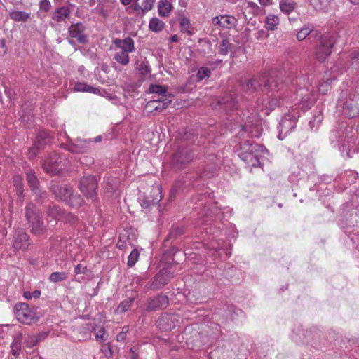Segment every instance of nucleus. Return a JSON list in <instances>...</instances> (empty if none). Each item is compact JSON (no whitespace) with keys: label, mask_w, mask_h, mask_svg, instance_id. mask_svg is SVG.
<instances>
[{"label":"nucleus","mask_w":359,"mask_h":359,"mask_svg":"<svg viewBox=\"0 0 359 359\" xmlns=\"http://www.w3.org/2000/svg\"><path fill=\"white\" fill-rule=\"evenodd\" d=\"M180 25L181 32L182 33H186L189 36H192L194 34V32L192 30L190 20L186 17H182L180 19Z\"/></svg>","instance_id":"e433bc0d"},{"label":"nucleus","mask_w":359,"mask_h":359,"mask_svg":"<svg viewBox=\"0 0 359 359\" xmlns=\"http://www.w3.org/2000/svg\"><path fill=\"white\" fill-rule=\"evenodd\" d=\"M155 0H143L142 1V12L150 11L154 3Z\"/></svg>","instance_id":"4d7b16f0"},{"label":"nucleus","mask_w":359,"mask_h":359,"mask_svg":"<svg viewBox=\"0 0 359 359\" xmlns=\"http://www.w3.org/2000/svg\"><path fill=\"white\" fill-rule=\"evenodd\" d=\"M342 108L344 115L349 118H353L359 115V87L355 90L353 97L347 100L343 106L337 104V108L340 110Z\"/></svg>","instance_id":"9d476101"},{"label":"nucleus","mask_w":359,"mask_h":359,"mask_svg":"<svg viewBox=\"0 0 359 359\" xmlns=\"http://www.w3.org/2000/svg\"><path fill=\"white\" fill-rule=\"evenodd\" d=\"M149 90L153 94L165 95L167 92V87L161 85H151Z\"/></svg>","instance_id":"de8ad7c7"},{"label":"nucleus","mask_w":359,"mask_h":359,"mask_svg":"<svg viewBox=\"0 0 359 359\" xmlns=\"http://www.w3.org/2000/svg\"><path fill=\"white\" fill-rule=\"evenodd\" d=\"M134 299L128 298L123 300L118 306L117 311L120 313H123L127 311L133 305Z\"/></svg>","instance_id":"37998d69"},{"label":"nucleus","mask_w":359,"mask_h":359,"mask_svg":"<svg viewBox=\"0 0 359 359\" xmlns=\"http://www.w3.org/2000/svg\"><path fill=\"white\" fill-rule=\"evenodd\" d=\"M30 16L29 13L22 11H13L9 13V17L15 22H26Z\"/></svg>","instance_id":"473e14b6"},{"label":"nucleus","mask_w":359,"mask_h":359,"mask_svg":"<svg viewBox=\"0 0 359 359\" xmlns=\"http://www.w3.org/2000/svg\"><path fill=\"white\" fill-rule=\"evenodd\" d=\"M46 214L49 222H50L51 220H55V222H57L64 217L65 213L59 206L53 205L47 209Z\"/></svg>","instance_id":"4be33fe9"},{"label":"nucleus","mask_w":359,"mask_h":359,"mask_svg":"<svg viewBox=\"0 0 359 359\" xmlns=\"http://www.w3.org/2000/svg\"><path fill=\"white\" fill-rule=\"evenodd\" d=\"M42 147H41L39 144L36 143L34 142L33 146L32 147H30L28 150V152H27V157L29 158V159H33L35 158V156H36V154H38L39 149L41 148Z\"/></svg>","instance_id":"3c124183"},{"label":"nucleus","mask_w":359,"mask_h":359,"mask_svg":"<svg viewBox=\"0 0 359 359\" xmlns=\"http://www.w3.org/2000/svg\"><path fill=\"white\" fill-rule=\"evenodd\" d=\"M105 329L103 327H101L98 329V330L95 332V337L97 341H104L106 339L104 338Z\"/></svg>","instance_id":"6e6d98bb"},{"label":"nucleus","mask_w":359,"mask_h":359,"mask_svg":"<svg viewBox=\"0 0 359 359\" xmlns=\"http://www.w3.org/2000/svg\"><path fill=\"white\" fill-rule=\"evenodd\" d=\"M171 100L165 98L163 100H151L147 103L149 107H151L154 109V111H161L163 109L168 107V106L170 104Z\"/></svg>","instance_id":"c756f323"},{"label":"nucleus","mask_w":359,"mask_h":359,"mask_svg":"<svg viewBox=\"0 0 359 359\" xmlns=\"http://www.w3.org/2000/svg\"><path fill=\"white\" fill-rule=\"evenodd\" d=\"M139 0H120L123 6L129 5L132 1L137 2Z\"/></svg>","instance_id":"69168bd1"},{"label":"nucleus","mask_w":359,"mask_h":359,"mask_svg":"<svg viewBox=\"0 0 359 359\" xmlns=\"http://www.w3.org/2000/svg\"><path fill=\"white\" fill-rule=\"evenodd\" d=\"M323 119L322 112L320 111H318L316 114L313 116V118L312 120H311L309 123V125L310 126V128L311 130H317L318 126H320V123L322 122Z\"/></svg>","instance_id":"a19ab883"},{"label":"nucleus","mask_w":359,"mask_h":359,"mask_svg":"<svg viewBox=\"0 0 359 359\" xmlns=\"http://www.w3.org/2000/svg\"><path fill=\"white\" fill-rule=\"evenodd\" d=\"M140 253L137 249H133L128 257L127 265L129 267L133 266L139 259Z\"/></svg>","instance_id":"c03bdc74"},{"label":"nucleus","mask_w":359,"mask_h":359,"mask_svg":"<svg viewBox=\"0 0 359 359\" xmlns=\"http://www.w3.org/2000/svg\"><path fill=\"white\" fill-rule=\"evenodd\" d=\"M138 70L140 72L141 74L143 76H146L150 73V67L147 62H142L140 64H137Z\"/></svg>","instance_id":"603ef678"},{"label":"nucleus","mask_w":359,"mask_h":359,"mask_svg":"<svg viewBox=\"0 0 359 359\" xmlns=\"http://www.w3.org/2000/svg\"><path fill=\"white\" fill-rule=\"evenodd\" d=\"M279 7L283 13L289 15L295 9L296 3L292 1L280 0L279 3Z\"/></svg>","instance_id":"c9c22d12"},{"label":"nucleus","mask_w":359,"mask_h":359,"mask_svg":"<svg viewBox=\"0 0 359 359\" xmlns=\"http://www.w3.org/2000/svg\"><path fill=\"white\" fill-rule=\"evenodd\" d=\"M14 313L17 320L24 324H31L37 320L36 313L32 311L27 304L18 303L14 306Z\"/></svg>","instance_id":"1a4fd4ad"},{"label":"nucleus","mask_w":359,"mask_h":359,"mask_svg":"<svg viewBox=\"0 0 359 359\" xmlns=\"http://www.w3.org/2000/svg\"><path fill=\"white\" fill-rule=\"evenodd\" d=\"M113 43L121 50L130 53L135 50V42L130 37L125 39H114Z\"/></svg>","instance_id":"f3484780"},{"label":"nucleus","mask_w":359,"mask_h":359,"mask_svg":"<svg viewBox=\"0 0 359 359\" xmlns=\"http://www.w3.org/2000/svg\"><path fill=\"white\" fill-rule=\"evenodd\" d=\"M193 158L194 155L189 148L179 147L173 154L172 164L175 168L182 169L189 164Z\"/></svg>","instance_id":"9b49d317"},{"label":"nucleus","mask_w":359,"mask_h":359,"mask_svg":"<svg viewBox=\"0 0 359 359\" xmlns=\"http://www.w3.org/2000/svg\"><path fill=\"white\" fill-rule=\"evenodd\" d=\"M309 5L316 11H326L332 0H308Z\"/></svg>","instance_id":"2f4dec72"},{"label":"nucleus","mask_w":359,"mask_h":359,"mask_svg":"<svg viewBox=\"0 0 359 359\" xmlns=\"http://www.w3.org/2000/svg\"><path fill=\"white\" fill-rule=\"evenodd\" d=\"M308 88L304 89V87H299L297 90V97H300V101L302 102V108L304 110L309 109L314 103V98L310 94H305V92H309Z\"/></svg>","instance_id":"a211bd4d"},{"label":"nucleus","mask_w":359,"mask_h":359,"mask_svg":"<svg viewBox=\"0 0 359 359\" xmlns=\"http://www.w3.org/2000/svg\"><path fill=\"white\" fill-rule=\"evenodd\" d=\"M262 133V127L260 123H255L250 126V129H248V133H250L251 136L255 137H259Z\"/></svg>","instance_id":"49530a36"},{"label":"nucleus","mask_w":359,"mask_h":359,"mask_svg":"<svg viewBox=\"0 0 359 359\" xmlns=\"http://www.w3.org/2000/svg\"><path fill=\"white\" fill-rule=\"evenodd\" d=\"M67 278V273L64 271L53 272L48 278V280L51 283H58L65 280Z\"/></svg>","instance_id":"ea45409f"},{"label":"nucleus","mask_w":359,"mask_h":359,"mask_svg":"<svg viewBox=\"0 0 359 359\" xmlns=\"http://www.w3.org/2000/svg\"><path fill=\"white\" fill-rule=\"evenodd\" d=\"M235 18L231 15H223L212 18V23L222 27L230 28L234 25Z\"/></svg>","instance_id":"412c9836"},{"label":"nucleus","mask_w":359,"mask_h":359,"mask_svg":"<svg viewBox=\"0 0 359 359\" xmlns=\"http://www.w3.org/2000/svg\"><path fill=\"white\" fill-rule=\"evenodd\" d=\"M349 67L355 69L359 68V51H353L346 56L344 54L342 55L332 68V73L339 72L341 74L347 71Z\"/></svg>","instance_id":"39448f33"},{"label":"nucleus","mask_w":359,"mask_h":359,"mask_svg":"<svg viewBox=\"0 0 359 359\" xmlns=\"http://www.w3.org/2000/svg\"><path fill=\"white\" fill-rule=\"evenodd\" d=\"M22 340V334L17 333L13 336V341L11 344V353L13 355L18 357L20 354L21 344Z\"/></svg>","instance_id":"bb28decb"},{"label":"nucleus","mask_w":359,"mask_h":359,"mask_svg":"<svg viewBox=\"0 0 359 359\" xmlns=\"http://www.w3.org/2000/svg\"><path fill=\"white\" fill-rule=\"evenodd\" d=\"M73 90L75 92L91 93L93 94H98L100 93L99 88L92 87L84 82H76Z\"/></svg>","instance_id":"c85d7f7f"},{"label":"nucleus","mask_w":359,"mask_h":359,"mask_svg":"<svg viewBox=\"0 0 359 359\" xmlns=\"http://www.w3.org/2000/svg\"><path fill=\"white\" fill-rule=\"evenodd\" d=\"M5 93L7 95V97H8V99L11 101L12 100V96L14 94L13 90L9 89V88H6L5 89Z\"/></svg>","instance_id":"e2e57ef3"},{"label":"nucleus","mask_w":359,"mask_h":359,"mask_svg":"<svg viewBox=\"0 0 359 359\" xmlns=\"http://www.w3.org/2000/svg\"><path fill=\"white\" fill-rule=\"evenodd\" d=\"M268 154V150L263 145L250 143L248 140V167H262Z\"/></svg>","instance_id":"20e7f679"},{"label":"nucleus","mask_w":359,"mask_h":359,"mask_svg":"<svg viewBox=\"0 0 359 359\" xmlns=\"http://www.w3.org/2000/svg\"><path fill=\"white\" fill-rule=\"evenodd\" d=\"M177 316L175 313H164L158 320V327L162 330H170L175 328L178 323Z\"/></svg>","instance_id":"4468645a"},{"label":"nucleus","mask_w":359,"mask_h":359,"mask_svg":"<svg viewBox=\"0 0 359 359\" xmlns=\"http://www.w3.org/2000/svg\"><path fill=\"white\" fill-rule=\"evenodd\" d=\"M41 295V291L36 290L34 292L26 291L23 294V297L27 299H31L32 298L38 299Z\"/></svg>","instance_id":"864d4df0"},{"label":"nucleus","mask_w":359,"mask_h":359,"mask_svg":"<svg viewBox=\"0 0 359 359\" xmlns=\"http://www.w3.org/2000/svg\"><path fill=\"white\" fill-rule=\"evenodd\" d=\"M25 173L27 177V181L30 188L33 191L37 193L39 190V180L36 176L34 171L29 168L25 171Z\"/></svg>","instance_id":"a878e982"},{"label":"nucleus","mask_w":359,"mask_h":359,"mask_svg":"<svg viewBox=\"0 0 359 359\" xmlns=\"http://www.w3.org/2000/svg\"><path fill=\"white\" fill-rule=\"evenodd\" d=\"M211 74V71L205 67H201L197 72V81H201L205 78H208Z\"/></svg>","instance_id":"a18cd8bd"},{"label":"nucleus","mask_w":359,"mask_h":359,"mask_svg":"<svg viewBox=\"0 0 359 359\" xmlns=\"http://www.w3.org/2000/svg\"><path fill=\"white\" fill-rule=\"evenodd\" d=\"M91 140L77 139L75 142H71L68 146L67 149L72 153H83L88 147V144L91 142Z\"/></svg>","instance_id":"6ab92c4d"},{"label":"nucleus","mask_w":359,"mask_h":359,"mask_svg":"<svg viewBox=\"0 0 359 359\" xmlns=\"http://www.w3.org/2000/svg\"><path fill=\"white\" fill-rule=\"evenodd\" d=\"M266 28L269 30H275L279 24V18L275 15H269L266 17Z\"/></svg>","instance_id":"4c0bfd02"},{"label":"nucleus","mask_w":359,"mask_h":359,"mask_svg":"<svg viewBox=\"0 0 359 359\" xmlns=\"http://www.w3.org/2000/svg\"><path fill=\"white\" fill-rule=\"evenodd\" d=\"M169 304V300L167 296L158 294L154 297L148 301L146 309L148 311H156L166 308Z\"/></svg>","instance_id":"2eb2a0df"},{"label":"nucleus","mask_w":359,"mask_h":359,"mask_svg":"<svg viewBox=\"0 0 359 359\" xmlns=\"http://www.w3.org/2000/svg\"><path fill=\"white\" fill-rule=\"evenodd\" d=\"M248 8H252V9H254L256 7L257 8V11H256L257 13H259V12H262L263 11V8L257 7V5L255 4V3L248 1Z\"/></svg>","instance_id":"052dcab7"},{"label":"nucleus","mask_w":359,"mask_h":359,"mask_svg":"<svg viewBox=\"0 0 359 359\" xmlns=\"http://www.w3.org/2000/svg\"><path fill=\"white\" fill-rule=\"evenodd\" d=\"M314 32H320L318 30H313L310 29L309 27H305L302 28L297 32L296 36L299 41H302L307 37L310 43H313V41L314 40V36H313V33Z\"/></svg>","instance_id":"393cba45"},{"label":"nucleus","mask_w":359,"mask_h":359,"mask_svg":"<svg viewBox=\"0 0 359 359\" xmlns=\"http://www.w3.org/2000/svg\"><path fill=\"white\" fill-rule=\"evenodd\" d=\"M29 245L28 235L22 230L15 231L13 236V248L15 250H25Z\"/></svg>","instance_id":"dca6fc26"},{"label":"nucleus","mask_w":359,"mask_h":359,"mask_svg":"<svg viewBox=\"0 0 359 359\" xmlns=\"http://www.w3.org/2000/svg\"><path fill=\"white\" fill-rule=\"evenodd\" d=\"M25 217L33 234L40 236L46 231V227L42 219L41 212L36 208L33 203H29L26 206Z\"/></svg>","instance_id":"7ed1b4c3"},{"label":"nucleus","mask_w":359,"mask_h":359,"mask_svg":"<svg viewBox=\"0 0 359 359\" xmlns=\"http://www.w3.org/2000/svg\"><path fill=\"white\" fill-rule=\"evenodd\" d=\"M62 157L58 154L53 153L44 160L43 168L47 172L57 174L62 169Z\"/></svg>","instance_id":"f8f14e48"},{"label":"nucleus","mask_w":359,"mask_h":359,"mask_svg":"<svg viewBox=\"0 0 359 359\" xmlns=\"http://www.w3.org/2000/svg\"><path fill=\"white\" fill-rule=\"evenodd\" d=\"M165 24L158 18H152L149 24V30L154 32H159L165 28Z\"/></svg>","instance_id":"f704fd0d"},{"label":"nucleus","mask_w":359,"mask_h":359,"mask_svg":"<svg viewBox=\"0 0 359 359\" xmlns=\"http://www.w3.org/2000/svg\"><path fill=\"white\" fill-rule=\"evenodd\" d=\"M235 48V46L230 42L229 39H223L219 43V51L221 55H226Z\"/></svg>","instance_id":"72a5a7b5"},{"label":"nucleus","mask_w":359,"mask_h":359,"mask_svg":"<svg viewBox=\"0 0 359 359\" xmlns=\"http://www.w3.org/2000/svg\"><path fill=\"white\" fill-rule=\"evenodd\" d=\"M314 40L311 44L315 46L316 58L320 62H323L330 55L332 49L336 42L334 32H327L323 34L320 32L313 33Z\"/></svg>","instance_id":"f03ea898"},{"label":"nucleus","mask_w":359,"mask_h":359,"mask_svg":"<svg viewBox=\"0 0 359 359\" xmlns=\"http://www.w3.org/2000/svg\"><path fill=\"white\" fill-rule=\"evenodd\" d=\"M70 9L67 6L58 8L52 15V19L60 22H64L70 15Z\"/></svg>","instance_id":"b1692460"},{"label":"nucleus","mask_w":359,"mask_h":359,"mask_svg":"<svg viewBox=\"0 0 359 359\" xmlns=\"http://www.w3.org/2000/svg\"><path fill=\"white\" fill-rule=\"evenodd\" d=\"M282 75V71L271 69L263 76H256L248 80V93L254 91L266 93L271 92V95H266L264 98L262 99V103L261 105L259 104L260 99H258L257 109L258 113L263 111L264 114L268 115L280 104L278 99L280 95H275L274 93H278L284 86V83L280 79Z\"/></svg>","instance_id":"f257e3e1"},{"label":"nucleus","mask_w":359,"mask_h":359,"mask_svg":"<svg viewBox=\"0 0 359 359\" xmlns=\"http://www.w3.org/2000/svg\"><path fill=\"white\" fill-rule=\"evenodd\" d=\"M86 27L81 22L72 24L69 29V35L72 39H76V41L81 44L88 43V36L85 34Z\"/></svg>","instance_id":"ddd939ff"},{"label":"nucleus","mask_w":359,"mask_h":359,"mask_svg":"<svg viewBox=\"0 0 359 359\" xmlns=\"http://www.w3.org/2000/svg\"><path fill=\"white\" fill-rule=\"evenodd\" d=\"M86 266H83L82 264H77L74 267V273L75 274H85L86 272Z\"/></svg>","instance_id":"bf43d9fd"},{"label":"nucleus","mask_w":359,"mask_h":359,"mask_svg":"<svg viewBox=\"0 0 359 359\" xmlns=\"http://www.w3.org/2000/svg\"><path fill=\"white\" fill-rule=\"evenodd\" d=\"M97 180L95 177L91 175L82 177L79 184L80 191L92 202L95 201L97 199Z\"/></svg>","instance_id":"6e6552de"},{"label":"nucleus","mask_w":359,"mask_h":359,"mask_svg":"<svg viewBox=\"0 0 359 359\" xmlns=\"http://www.w3.org/2000/svg\"><path fill=\"white\" fill-rule=\"evenodd\" d=\"M302 80V78L301 77H296L294 79H293L292 81H291L292 82V84L293 86H299V83Z\"/></svg>","instance_id":"0e129e2a"},{"label":"nucleus","mask_w":359,"mask_h":359,"mask_svg":"<svg viewBox=\"0 0 359 359\" xmlns=\"http://www.w3.org/2000/svg\"><path fill=\"white\" fill-rule=\"evenodd\" d=\"M38 337L35 335H28L25 339L24 344L27 348H32L38 343Z\"/></svg>","instance_id":"09e8293b"},{"label":"nucleus","mask_w":359,"mask_h":359,"mask_svg":"<svg viewBox=\"0 0 359 359\" xmlns=\"http://www.w3.org/2000/svg\"><path fill=\"white\" fill-rule=\"evenodd\" d=\"M178 40H179V36L177 34H174V35L171 36L170 38V41L172 43L177 42V41H178Z\"/></svg>","instance_id":"338daca9"},{"label":"nucleus","mask_w":359,"mask_h":359,"mask_svg":"<svg viewBox=\"0 0 359 359\" xmlns=\"http://www.w3.org/2000/svg\"><path fill=\"white\" fill-rule=\"evenodd\" d=\"M298 116L295 112L292 114H285L278 126L279 140H284L292 131H293L296 127L297 120Z\"/></svg>","instance_id":"423d86ee"},{"label":"nucleus","mask_w":359,"mask_h":359,"mask_svg":"<svg viewBox=\"0 0 359 359\" xmlns=\"http://www.w3.org/2000/svg\"><path fill=\"white\" fill-rule=\"evenodd\" d=\"M32 104L29 102H25L21 106V109L19 111V116L20 117L21 122L24 124L28 123L32 117Z\"/></svg>","instance_id":"5701e85b"},{"label":"nucleus","mask_w":359,"mask_h":359,"mask_svg":"<svg viewBox=\"0 0 359 359\" xmlns=\"http://www.w3.org/2000/svg\"><path fill=\"white\" fill-rule=\"evenodd\" d=\"M172 8V6L171 3H170L168 0H161L158 2V12L159 15L161 17L169 16Z\"/></svg>","instance_id":"7c9ffc66"},{"label":"nucleus","mask_w":359,"mask_h":359,"mask_svg":"<svg viewBox=\"0 0 359 359\" xmlns=\"http://www.w3.org/2000/svg\"><path fill=\"white\" fill-rule=\"evenodd\" d=\"M129 53L120 50L114 54V59L122 65H127L129 63Z\"/></svg>","instance_id":"58836bf2"},{"label":"nucleus","mask_w":359,"mask_h":359,"mask_svg":"<svg viewBox=\"0 0 359 359\" xmlns=\"http://www.w3.org/2000/svg\"><path fill=\"white\" fill-rule=\"evenodd\" d=\"M49 135L47 132L43 130L39 133L36 137L35 142L39 144L41 147L47 144L49 142Z\"/></svg>","instance_id":"79ce46f5"},{"label":"nucleus","mask_w":359,"mask_h":359,"mask_svg":"<svg viewBox=\"0 0 359 359\" xmlns=\"http://www.w3.org/2000/svg\"><path fill=\"white\" fill-rule=\"evenodd\" d=\"M50 2L49 0H41L39 3V8L44 12H48L50 8Z\"/></svg>","instance_id":"13d9d810"},{"label":"nucleus","mask_w":359,"mask_h":359,"mask_svg":"<svg viewBox=\"0 0 359 359\" xmlns=\"http://www.w3.org/2000/svg\"><path fill=\"white\" fill-rule=\"evenodd\" d=\"M130 351L131 353L130 359H138V355L134 352L133 348H130Z\"/></svg>","instance_id":"774afa93"},{"label":"nucleus","mask_w":359,"mask_h":359,"mask_svg":"<svg viewBox=\"0 0 359 359\" xmlns=\"http://www.w3.org/2000/svg\"><path fill=\"white\" fill-rule=\"evenodd\" d=\"M218 104L221 109L226 111L227 112L236 108V101L230 96L222 97L218 102Z\"/></svg>","instance_id":"cd10ccee"},{"label":"nucleus","mask_w":359,"mask_h":359,"mask_svg":"<svg viewBox=\"0 0 359 359\" xmlns=\"http://www.w3.org/2000/svg\"><path fill=\"white\" fill-rule=\"evenodd\" d=\"M211 213H212V210H210V208L208 209H206V207L205 208V209L203 210V212H201V217H204V216H210L211 215Z\"/></svg>","instance_id":"680f3d73"},{"label":"nucleus","mask_w":359,"mask_h":359,"mask_svg":"<svg viewBox=\"0 0 359 359\" xmlns=\"http://www.w3.org/2000/svg\"><path fill=\"white\" fill-rule=\"evenodd\" d=\"M129 330L128 327L124 326L122 327L121 331L117 334L116 340L118 341H124L126 339L127 333Z\"/></svg>","instance_id":"5fc2aeb1"},{"label":"nucleus","mask_w":359,"mask_h":359,"mask_svg":"<svg viewBox=\"0 0 359 359\" xmlns=\"http://www.w3.org/2000/svg\"><path fill=\"white\" fill-rule=\"evenodd\" d=\"M51 190L55 197L61 201H68L71 203H73L74 201H76L78 205L83 202L81 196L72 197V187L67 184H54L51 187Z\"/></svg>","instance_id":"0eeeda50"},{"label":"nucleus","mask_w":359,"mask_h":359,"mask_svg":"<svg viewBox=\"0 0 359 359\" xmlns=\"http://www.w3.org/2000/svg\"><path fill=\"white\" fill-rule=\"evenodd\" d=\"M173 277V274L167 269L161 270L154 278L155 286L154 287H162L165 285Z\"/></svg>","instance_id":"aec40b11"},{"label":"nucleus","mask_w":359,"mask_h":359,"mask_svg":"<svg viewBox=\"0 0 359 359\" xmlns=\"http://www.w3.org/2000/svg\"><path fill=\"white\" fill-rule=\"evenodd\" d=\"M22 179L19 176L14 178V184L17 189V194L20 200L23 198V188L21 182Z\"/></svg>","instance_id":"8fccbe9b"}]
</instances>
